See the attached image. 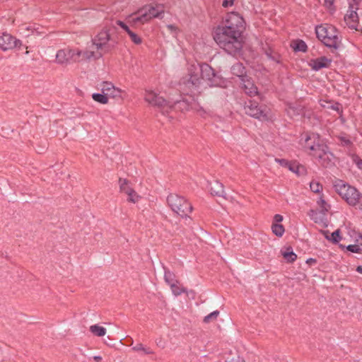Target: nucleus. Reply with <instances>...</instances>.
<instances>
[{"instance_id":"1","label":"nucleus","mask_w":362,"mask_h":362,"mask_svg":"<svg viewBox=\"0 0 362 362\" xmlns=\"http://www.w3.org/2000/svg\"><path fill=\"white\" fill-rule=\"evenodd\" d=\"M241 35L238 31H229L218 25L214 30V39L221 48L230 54L235 55L243 47Z\"/></svg>"},{"instance_id":"2","label":"nucleus","mask_w":362,"mask_h":362,"mask_svg":"<svg viewBox=\"0 0 362 362\" xmlns=\"http://www.w3.org/2000/svg\"><path fill=\"white\" fill-rule=\"evenodd\" d=\"M112 28H115L114 25L104 27L92 39L93 46L103 55L110 52L119 43L118 37L112 36Z\"/></svg>"},{"instance_id":"3","label":"nucleus","mask_w":362,"mask_h":362,"mask_svg":"<svg viewBox=\"0 0 362 362\" xmlns=\"http://www.w3.org/2000/svg\"><path fill=\"white\" fill-rule=\"evenodd\" d=\"M164 13L162 4H151L139 8L136 13L129 16L130 22L134 25L144 24L153 18H160Z\"/></svg>"},{"instance_id":"4","label":"nucleus","mask_w":362,"mask_h":362,"mask_svg":"<svg viewBox=\"0 0 362 362\" xmlns=\"http://www.w3.org/2000/svg\"><path fill=\"white\" fill-rule=\"evenodd\" d=\"M317 37L325 46L337 49L341 44L336 28L329 24L317 25L315 28Z\"/></svg>"},{"instance_id":"5","label":"nucleus","mask_w":362,"mask_h":362,"mask_svg":"<svg viewBox=\"0 0 362 362\" xmlns=\"http://www.w3.org/2000/svg\"><path fill=\"white\" fill-rule=\"evenodd\" d=\"M336 192L350 206H356L362 202V194L354 187L342 180H337L334 185Z\"/></svg>"},{"instance_id":"6","label":"nucleus","mask_w":362,"mask_h":362,"mask_svg":"<svg viewBox=\"0 0 362 362\" xmlns=\"http://www.w3.org/2000/svg\"><path fill=\"white\" fill-rule=\"evenodd\" d=\"M167 203L173 211L182 217H187L192 211V206L187 200L177 194H170Z\"/></svg>"},{"instance_id":"7","label":"nucleus","mask_w":362,"mask_h":362,"mask_svg":"<svg viewBox=\"0 0 362 362\" xmlns=\"http://www.w3.org/2000/svg\"><path fill=\"white\" fill-rule=\"evenodd\" d=\"M300 145L312 156L314 153L320 149L324 145L318 134L314 133H305L301 135Z\"/></svg>"},{"instance_id":"8","label":"nucleus","mask_w":362,"mask_h":362,"mask_svg":"<svg viewBox=\"0 0 362 362\" xmlns=\"http://www.w3.org/2000/svg\"><path fill=\"white\" fill-rule=\"evenodd\" d=\"M245 21L237 12H230L226 14L223 21L221 27L229 31H238L241 35L244 30Z\"/></svg>"},{"instance_id":"9","label":"nucleus","mask_w":362,"mask_h":362,"mask_svg":"<svg viewBox=\"0 0 362 362\" xmlns=\"http://www.w3.org/2000/svg\"><path fill=\"white\" fill-rule=\"evenodd\" d=\"M244 109L245 113L252 117L261 119H267V108L265 106L259 105L257 102L248 100L245 103Z\"/></svg>"},{"instance_id":"10","label":"nucleus","mask_w":362,"mask_h":362,"mask_svg":"<svg viewBox=\"0 0 362 362\" xmlns=\"http://www.w3.org/2000/svg\"><path fill=\"white\" fill-rule=\"evenodd\" d=\"M80 54L78 49H62L58 50L56 54V62L62 65H66L70 60L78 62H80Z\"/></svg>"},{"instance_id":"11","label":"nucleus","mask_w":362,"mask_h":362,"mask_svg":"<svg viewBox=\"0 0 362 362\" xmlns=\"http://www.w3.org/2000/svg\"><path fill=\"white\" fill-rule=\"evenodd\" d=\"M195 71H199L201 77L209 81L210 86H217L218 76L211 66L207 64H197L192 66Z\"/></svg>"},{"instance_id":"12","label":"nucleus","mask_w":362,"mask_h":362,"mask_svg":"<svg viewBox=\"0 0 362 362\" xmlns=\"http://www.w3.org/2000/svg\"><path fill=\"white\" fill-rule=\"evenodd\" d=\"M22 46L21 40L17 39L14 36L8 33H3L0 35V49L2 51L13 49L15 48L20 49Z\"/></svg>"},{"instance_id":"13","label":"nucleus","mask_w":362,"mask_h":362,"mask_svg":"<svg viewBox=\"0 0 362 362\" xmlns=\"http://www.w3.org/2000/svg\"><path fill=\"white\" fill-rule=\"evenodd\" d=\"M145 100L153 106L159 108L171 109L173 106L170 101H168L163 97L159 96L153 91H146L145 94Z\"/></svg>"},{"instance_id":"14","label":"nucleus","mask_w":362,"mask_h":362,"mask_svg":"<svg viewBox=\"0 0 362 362\" xmlns=\"http://www.w3.org/2000/svg\"><path fill=\"white\" fill-rule=\"evenodd\" d=\"M313 156L317 159L321 165L327 168L330 165L333 154L329 151L328 146L324 144Z\"/></svg>"},{"instance_id":"15","label":"nucleus","mask_w":362,"mask_h":362,"mask_svg":"<svg viewBox=\"0 0 362 362\" xmlns=\"http://www.w3.org/2000/svg\"><path fill=\"white\" fill-rule=\"evenodd\" d=\"M240 85L242 89L247 95L252 97L258 95L257 87L255 85L253 80L248 76L242 78Z\"/></svg>"},{"instance_id":"16","label":"nucleus","mask_w":362,"mask_h":362,"mask_svg":"<svg viewBox=\"0 0 362 362\" xmlns=\"http://www.w3.org/2000/svg\"><path fill=\"white\" fill-rule=\"evenodd\" d=\"M102 93L112 98H122V90L115 88L112 83L105 81L101 85Z\"/></svg>"},{"instance_id":"17","label":"nucleus","mask_w":362,"mask_h":362,"mask_svg":"<svg viewBox=\"0 0 362 362\" xmlns=\"http://www.w3.org/2000/svg\"><path fill=\"white\" fill-rule=\"evenodd\" d=\"M193 66L195 65H192L189 69V78L186 82V85L189 88L199 87L202 80L199 71H195V69L192 67Z\"/></svg>"},{"instance_id":"18","label":"nucleus","mask_w":362,"mask_h":362,"mask_svg":"<svg viewBox=\"0 0 362 362\" xmlns=\"http://www.w3.org/2000/svg\"><path fill=\"white\" fill-rule=\"evenodd\" d=\"M332 60L326 57H321L315 59H311L309 64L312 69L319 71L323 68H328L331 64Z\"/></svg>"},{"instance_id":"19","label":"nucleus","mask_w":362,"mask_h":362,"mask_svg":"<svg viewBox=\"0 0 362 362\" xmlns=\"http://www.w3.org/2000/svg\"><path fill=\"white\" fill-rule=\"evenodd\" d=\"M350 13L346 14L344 16V21L346 24L351 29H355L358 30L357 28V24H358V14L356 11H354V6L350 4Z\"/></svg>"},{"instance_id":"20","label":"nucleus","mask_w":362,"mask_h":362,"mask_svg":"<svg viewBox=\"0 0 362 362\" xmlns=\"http://www.w3.org/2000/svg\"><path fill=\"white\" fill-rule=\"evenodd\" d=\"M210 191L213 196L226 197L223 185L217 180L210 183Z\"/></svg>"},{"instance_id":"21","label":"nucleus","mask_w":362,"mask_h":362,"mask_svg":"<svg viewBox=\"0 0 362 362\" xmlns=\"http://www.w3.org/2000/svg\"><path fill=\"white\" fill-rule=\"evenodd\" d=\"M80 54V61L82 60H89L90 59H99L103 57V54H101L98 50L96 51H85L82 52L79 50Z\"/></svg>"},{"instance_id":"22","label":"nucleus","mask_w":362,"mask_h":362,"mask_svg":"<svg viewBox=\"0 0 362 362\" xmlns=\"http://www.w3.org/2000/svg\"><path fill=\"white\" fill-rule=\"evenodd\" d=\"M231 73L233 75L238 76L240 78V81L242 80V78L247 76L245 75V66L239 62H237L232 66Z\"/></svg>"},{"instance_id":"23","label":"nucleus","mask_w":362,"mask_h":362,"mask_svg":"<svg viewBox=\"0 0 362 362\" xmlns=\"http://www.w3.org/2000/svg\"><path fill=\"white\" fill-rule=\"evenodd\" d=\"M281 253L284 258L289 263L293 262L297 258V255L293 252L291 247H287L286 250L282 251Z\"/></svg>"},{"instance_id":"24","label":"nucleus","mask_w":362,"mask_h":362,"mask_svg":"<svg viewBox=\"0 0 362 362\" xmlns=\"http://www.w3.org/2000/svg\"><path fill=\"white\" fill-rule=\"evenodd\" d=\"M170 288L172 290L173 293L177 296L181 295L182 293H186L187 290L184 288L180 282L177 281V282L170 285Z\"/></svg>"},{"instance_id":"25","label":"nucleus","mask_w":362,"mask_h":362,"mask_svg":"<svg viewBox=\"0 0 362 362\" xmlns=\"http://www.w3.org/2000/svg\"><path fill=\"white\" fill-rule=\"evenodd\" d=\"M119 184L120 192L125 194L134 189L129 186V181L127 179L119 178Z\"/></svg>"},{"instance_id":"26","label":"nucleus","mask_w":362,"mask_h":362,"mask_svg":"<svg viewBox=\"0 0 362 362\" xmlns=\"http://www.w3.org/2000/svg\"><path fill=\"white\" fill-rule=\"evenodd\" d=\"M90 331L97 337H103L106 334V329L98 325H91Z\"/></svg>"},{"instance_id":"27","label":"nucleus","mask_w":362,"mask_h":362,"mask_svg":"<svg viewBox=\"0 0 362 362\" xmlns=\"http://www.w3.org/2000/svg\"><path fill=\"white\" fill-rule=\"evenodd\" d=\"M132 350L136 352L141 351L146 355L153 354L154 352L148 347H146L141 343H138L132 347Z\"/></svg>"},{"instance_id":"28","label":"nucleus","mask_w":362,"mask_h":362,"mask_svg":"<svg viewBox=\"0 0 362 362\" xmlns=\"http://www.w3.org/2000/svg\"><path fill=\"white\" fill-rule=\"evenodd\" d=\"M164 279L169 286L177 281L174 273L167 269H165Z\"/></svg>"},{"instance_id":"29","label":"nucleus","mask_w":362,"mask_h":362,"mask_svg":"<svg viewBox=\"0 0 362 362\" xmlns=\"http://www.w3.org/2000/svg\"><path fill=\"white\" fill-rule=\"evenodd\" d=\"M92 98L95 101L100 104H107L108 103V97L104 93H93Z\"/></svg>"},{"instance_id":"30","label":"nucleus","mask_w":362,"mask_h":362,"mask_svg":"<svg viewBox=\"0 0 362 362\" xmlns=\"http://www.w3.org/2000/svg\"><path fill=\"white\" fill-rule=\"evenodd\" d=\"M272 232L278 237H281L284 233V227L279 223H273L272 226Z\"/></svg>"},{"instance_id":"31","label":"nucleus","mask_w":362,"mask_h":362,"mask_svg":"<svg viewBox=\"0 0 362 362\" xmlns=\"http://www.w3.org/2000/svg\"><path fill=\"white\" fill-rule=\"evenodd\" d=\"M317 204L320 209V213L322 214L323 215H325V214L330 209V206L325 201V199L322 197H320V199L317 201Z\"/></svg>"},{"instance_id":"32","label":"nucleus","mask_w":362,"mask_h":362,"mask_svg":"<svg viewBox=\"0 0 362 362\" xmlns=\"http://www.w3.org/2000/svg\"><path fill=\"white\" fill-rule=\"evenodd\" d=\"M127 195L128 196L127 201L129 202H132L134 204L137 203L141 198V196H139L134 191V189H132V192H129V193H127Z\"/></svg>"},{"instance_id":"33","label":"nucleus","mask_w":362,"mask_h":362,"mask_svg":"<svg viewBox=\"0 0 362 362\" xmlns=\"http://www.w3.org/2000/svg\"><path fill=\"white\" fill-rule=\"evenodd\" d=\"M265 54L267 57L272 59V61L279 63L280 62V55L275 52L274 51L272 50L271 49L267 50L265 52Z\"/></svg>"},{"instance_id":"34","label":"nucleus","mask_w":362,"mask_h":362,"mask_svg":"<svg viewBox=\"0 0 362 362\" xmlns=\"http://www.w3.org/2000/svg\"><path fill=\"white\" fill-rule=\"evenodd\" d=\"M218 315H219V311L215 310V311L211 313L210 314H209L208 315L205 316L203 321L205 323H209L212 321L216 320L217 319Z\"/></svg>"},{"instance_id":"35","label":"nucleus","mask_w":362,"mask_h":362,"mask_svg":"<svg viewBox=\"0 0 362 362\" xmlns=\"http://www.w3.org/2000/svg\"><path fill=\"white\" fill-rule=\"evenodd\" d=\"M127 34L129 35L131 40L136 45H140L142 42L141 38L133 31L131 30Z\"/></svg>"},{"instance_id":"36","label":"nucleus","mask_w":362,"mask_h":362,"mask_svg":"<svg viewBox=\"0 0 362 362\" xmlns=\"http://www.w3.org/2000/svg\"><path fill=\"white\" fill-rule=\"evenodd\" d=\"M341 239L340 230L339 229L330 234V240L334 243H339Z\"/></svg>"},{"instance_id":"37","label":"nucleus","mask_w":362,"mask_h":362,"mask_svg":"<svg viewBox=\"0 0 362 362\" xmlns=\"http://www.w3.org/2000/svg\"><path fill=\"white\" fill-rule=\"evenodd\" d=\"M310 189L313 192L318 193L322 189V186L318 182H310Z\"/></svg>"},{"instance_id":"38","label":"nucleus","mask_w":362,"mask_h":362,"mask_svg":"<svg viewBox=\"0 0 362 362\" xmlns=\"http://www.w3.org/2000/svg\"><path fill=\"white\" fill-rule=\"evenodd\" d=\"M347 250L354 253H361L362 248L358 245H349L347 246Z\"/></svg>"},{"instance_id":"39","label":"nucleus","mask_w":362,"mask_h":362,"mask_svg":"<svg viewBox=\"0 0 362 362\" xmlns=\"http://www.w3.org/2000/svg\"><path fill=\"white\" fill-rule=\"evenodd\" d=\"M307 173V170L304 165L298 163L296 174L298 176L305 175Z\"/></svg>"},{"instance_id":"40","label":"nucleus","mask_w":362,"mask_h":362,"mask_svg":"<svg viewBox=\"0 0 362 362\" xmlns=\"http://www.w3.org/2000/svg\"><path fill=\"white\" fill-rule=\"evenodd\" d=\"M174 105L185 110H188L189 108V104L185 100L176 101L174 103Z\"/></svg>"},{"instance_id":"41","label":"nucleus","mask_w":362,"mask_h":362,"mask_svg":"<svg viewBox=\"0 0 362 362\" xmlns=\"http://www.w3.org/2000/svg\"><path fill=\"white\" fill-rule=\"evenodd\" d=\"M306 48H307V45H305V43L303 41H300L298 44V45H297L296 49L297 50H299V51L305 52L306 51Z\"/></svg>"},{"instance_id":"42","label":"nucleus","mask_w":362,"mask_h":362,"mask_svg":"<svg viewBox=\"0 0 362 362\" xmlns=\"http://www.w3.org/2000/svg\"><path fill=\"white\" fill-rule=\"evenodd\" d=\"M297 166H298V163L296 162H289L288 165V168L296 173V168H297Z\"/></svg>"},{"instance_id":"43","label":"nucleus","mask_w":362,"mask_h":362,"mask_svg":"<svg viewBox=\"0 0 362 362\" xmlns=\"http://www.w3.org/2000/svg\"><path fill=\"white\" fill-rule=\"evenodd\" d=\"M275 161L278 163H279L281 166L287 167L289 162L286 159H280V158H276Z\"/></svg>"},{"instance_id":"44","label":"nucleus","mask_w":362,"mask_h":362,"mask_svg":"<svg viewBox=\"0 0 362 362\" xmlns=\"http://www.w3.org/2000/svg\"><path fill=\"white\" fill-rule=\"evenodd\" d=\"M226 362H240V357L238 355L233 356L230 358H228Z\"/></svg>"},{"instance_id":"45","label":"nucleus","mask_w":362,"mask_h":362,"mask_svg":"<svg viewBox=\"0 0 362 362\" xmlns=\"http://www.w3.org/2000/svg\"><path fill=\"white\" fill-rule=\"evenodd\" d=\"M283 221V216L280 214H276L274 216V223H279Z\"/></svg>"},{"instance_id":"46","label":"nucleus","mask_w":362,"mask_h":362,"mask_svg":"<svg viewBox=\"0 0 362 362\" xmlns=\"http://www.w3.org/2000/svg\"><path fill=\"white\" fill-rule=\"evenodd\" d=\"M234 0H223L222 2V6L226 8L233 4Z\"/></svg>"},{"instance_id":"47","label":"nucleus","mask_w":362,"mask_h":362,"mask_svg":"<svg viewBox=\"0 0 362 362\" xmlns=\"http://www.w3.org/2000/svg\"><path fill=\"white\" fill-rule=\"evenodd\" d=\"M308 214L315 221V223L318 222L317 218L315 216L317 214V213L315 210H310Z\"/></svg>"},{"instance_id":"48","label":"nucleus","mask_w":362,"mask_h":362,"mask_svg":"<svg viewBox=\"0 0 362 362\" xmlns=\"http://www.w3.org/2000/svg\"><path fill=\"white\" fill-rule=\"evenodd\" d=\"M354 162L358 167V168L362 169V159L359 158L358 157H356L354 158Z\"/></svg>"},{"instance_id":"49","label":"nucleus","mask_w":362,"mask_h":362,"mask_svg":"<svg viewBox=\"0 0 362 362\" xmlns=\"http://www.w3.org/2000/svg\"><path fill=\"white\" fill-rule=\"evenodd\" d=\"M321 233L324 235L326 239L330 240V234L328 230H321Z\"/></svg>"},{"instance_id":"50","label":"nucleus","mask_w":362,"mask_h":362,"mask_svg":"<svg viewBox=\"0 0 362 362\" xmlns=\"http://www.w3.org/2000/svg\"><path fill=\"white\" fill-rule=\"evenodd\" d=\"M335 0H325V4L328 6V7H331L334 2Z\"/></svg>"},{"instance_id":"51","label":"nucleus","mask_w":362,"mask_h":362,"mask_svg":"<svg viewBox=\"0 0 362 362\" xmlns=\"http://www.w3.org/2000/svg\"><path fill=\"white\" fill-rule=\"evenodd\" d=\"M332 108L337 112L340 111V105L337 103L334 105H332Z\"/></svg>"},{"instance_id":"52","label":"nucleus","mask_w":362,"mask_h":362,"mask_svg":"<svg viewBox=\"0 0 362 362\" xmlns=\"http://www.w3.org/2000/svg\"><path fill=\"white\" fill-rule=\"evenodd\" d=\"M122 29L126 31L127 33L131 31L130 28H129V26L125 24L123 27H122Z\"/></svg>"},{"instance_id":"53","label":"nucleus","mask_w":362,"mask_h":362,"mask_svg":"<svg viewBox=\"0 0 362 362\" xmlns=\"http://www.w3.org/2000/svg\"><path fill=\"white\" fill-rule=\"evenodd\" d=\"M116 24L118 25L119 26H120L122 28L125 25V23L124 22L119 21V20L116 21Z\"/></svg>"},{"instance_id":"54","label":"nucleus","mask_w":362,"mask_h":362,"mask_svg":"<svg viewBox=\"0 0 362 362\" xmlns=\"http://www.w3.org/2000/svg\"><path fill=\"white\" fill-rule=\"evenodd\" d=\"M93 359L97 362H100L102 360V357L100 356H93Z\"/></svg>"},{"instance_id":"55","label":"nucleus","mask_w":362,"mask_h":362,"mask_svg":"<svg viewBox=\"0 0 362 362\" xmlns=\"http://www.w3.org/2000/svg\"><path fill=\"white\" fill-rule=\"evenodd\" d=\"M307 263L311 264V263H316V260L313 258H310L306 261Z\"/></svg>"},{"instance_id":"56","label":"nucleus","mask_w":362,"mask_h":362,"mask_svg":"<svg viewBox=\"0 0 362 362\" xmlns=\"http://www.w3.org/2000/svg\"><path fill=\"white\" fill-rule=\"evenodd\" d=\"M356 271H357L358 273L362 274V266H358V267H357V268H356Z\"/></svg>"},{"instance_id":"57","label":"nucleus","mask_w":362,"mask_h":362,"mask_svg":"<svg viewBox=\"0 0 362 362\" xmlns=\"http://www.w3.org/2000/svg\"><path fill=\"white\" fill-rule=\"evenodd\" d=\"M28 53H29V52L28 50H26L25 54H28Z\"/></svg>"}]
</instances>
